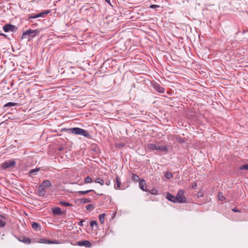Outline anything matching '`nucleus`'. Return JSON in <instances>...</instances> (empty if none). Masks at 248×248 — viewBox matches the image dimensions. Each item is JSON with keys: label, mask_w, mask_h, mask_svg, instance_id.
Masks as SVG:
<instances>
[{"label": "nucleus", "mask_w": 248, "mask_h": 248, "mask_svg": "<svg viewBox=\"0 0 248 248\" xmlns=\"http://www.w3.org/2000/svg\"><path fill=\"white\" fill-rule=\"evenodd\" d=\"M80 12L83 13L84 15L89 17H93L95 16V8L94 6H89L87 8L86 6H83L80 9Z\"/></svg>", "instance_id": "f257e3e1"}, {"label": "nucleus", "mask_w": 248, "mask_h": 248, "mask_svg": "<svg viewBox=\"0 0 248 248\" xmlns=\"http://www.w3.org/2000/svg\"><path fill=\"white\" fill-rule=\"evenodd\" d=\"M69 130L73 134L82 135L86 138H89L91 136L88 131L79 127L72 128Z\"/></svg>", "instance_id": "f03ea898"}, {"label": "nucleus", "mask_w": 248, "mask_h": 248, "mask_svg": "<svg viewBox=\"0 0 248 248\" xmlns=\"http://www.w3.org/2000/svg\"><path fill=\"white\" fill-rule=\"evenodd\" d=\"M39 31H40L39 29L34 30L29 29L28 30L23 32L21 36V39L29 38L30 37L33 38L35 37L36 34L39 32Z\"/></svg>", "instance_id": "7ed1b4c3"}, {"label": "nucleus", "mask_w": 248, "mask_h": 248, "mask_svg": "<svg viewBox=\"0 0 248 248\" xmlns=\"http://www.w3.org/2000/svg\"><path fill=\"white\" fill-rule=\"evenodd\" d=\"M185 191L183 189L179 190L176 196V202L177 203H185L186 202V198L185 196Z\"/></svg>", "instance_id": "20e7f679"}, {"label": "nucleus", "mask_w": 248, "mask_h": 248, "mask_svg": "<svg viewBox=\"0 0 248 248\" xmlns=\"http://www.w3.org/2000/svg\"><path fill=\"white\" fill-rule=\"evenodd\" d=\"M49 11H45L44 12H42L40 13L35 14H30L28 16V18L29 19L30 18H37L38 17H46L48 13H49Z\"/></svg>", "instance_id": "39448f33"}, {"label": "nucleus", "mask_w": 248, "mask_h": 248, "mask_svg": "<svg viewBox=\"0 0 248 248\" xmlns=\"http://www.w3.org/2000/svg\"><path fill=\"white\" fill-rule=\"evenodd\" d=\"M16 162L14 160H9L4 162L1 166V169L5 170L6 169L14 167L15 166Z\"/></svg>", "instance_id": "423d86ee"}, {"label": "nucleus", "mask_w": 248, "mask_h": 248, "mask_svg": "<svg viewBox=\"0 0 248 248\" xmlns=\"http://www.w3.org/2000/svg\"><path fill=\"white\" fill-rule=\"evenodd\" d=\"M3 30L5 32L9 31L15 32L17 31V28L14 25L11 24H6L3 27Z\"/></svg>", "instance_id": "0eeeda50"}, {"label": "nucleus", "mask_w": 248, "mask_h": 248, "mask_svg": "<svg viewBox=\"0 0 248 248\" xmlns=\"http://www.w3.org/2000/svg\"><path fill=\"white\" fill-rule=\"evenodd\" d=\"M169 139L170 140H175L180 143H183L186 142V139L185 138L181 137L178 135H170Z\"/></svg>", "instance_id": "6e6552de"}, {"label": "nucleus", "mask_w": 248, "mask_h": 248, "mask_svg": "<svg viewBox=\"0 0 248 248\" xmlns=\"http://www.w3.org/2000/svg\"><path fill=\"white\" fill-rule=\"evenodd\" d=\"M122 182L121 181V179L119 176H117L116 177V184L114 185V188L116 189H124L125 187L124 186L121 187Z\"/></svg>", "instance_id": "1a4fd4ad"}, {"label": "nucleus", "mask_w": 248, "mask_h": 248, "mask_svg": "<svg viewBox=\"0 0 248 248\" xmlns=\"http://www.w3.org/2000/svg\"><path fill=\"white\" fill-rule=\"evenodd\" d=\"M153 87L156 91L159 93H163L165 91L164 88L156 82L153 83Z\"/></svg>", "instance_id": "9d476101"}, {"label": "nucleus", "mask_w": 248, "mask_h": 248, "mask_svg": "<svg viewBox=\"0 0 248 248\" xmlns=\"http://www.w3.org/2000/svg\"><path fill=\"white\" fill-rule=\"evenodd\" d=\"M78 245L79 246H84L86 248H91L93 246L92 244L88 240H83L77 243Z\"/></svg>", "instance_id": "9b49d317"}, {"label": "nucleus", "mask_w": 248, "mask_h": 248, "mask_svg": "<svg viewBox=\"0 0 248 248\" xmlns=\"http://www.w3.org/2000/svg\"><path fill=\"white\" fill-rule=\"evenodd\" d=\"M36 241L33 240V243H35ZM37 243H44V244H57L56 241H52L47 239L41 238L39 241H36Z\"/></svg>", "instance_id": "f8f14e48"}, {"label": "nucleus", "mask_w": 248, "mask_h": 248, "mask_svg": "<svg viewBox=\"0 0 248 248\" xmlns=\"http://www.w3.org/2000/svg\"><path fill=\"white\" fill-rule=\"evenodd\" d=\"M140 188L144 191H148L147 188L146 182L144 179H141L139 181Z\"/></svg>", "instance_id": "ddd939ff"}, {"label": "nucleus", "mask_w": 248, "mask_h": 248, "mask_svg": "<svg viewBox=\"0 0 248 248\" xmlns=\"http://www.w3.org/2000/svg\"><path fill=\"white\" fill-rule=\"evenodd\" d=\"M18 240L20 242L27 244H31L32 242L31 238L24 236H20L18 238Z\"/></svg>", "instance_id": "4468645a"}, {"label": "nucleus", "mask_w": 248, "mask_h": 248, "mask_svg": "<svg viewBox=\"0 0 248 248\" xmlns=\"http://www.w3.org/2000/svg\"><path fill=\"white\" fill-rule=\"evenodd\" d=\"M52 212L54 215H62L64 214L61 209L58 207H55L52 209Z\"/></svg>", "instance_id": "2eb2a0df"}, {"label": "nucleus", "mask_w": 248, "mask_h": 248, "mask_svg": "<svg viewBox=\"0 0 248 248\" xmlns=\"http://www.w3.org/2000/svg\"><path fill=\"white\" fill-rule=\"evenodd\" d=\"M7 217L6 216L3 215H0V228L4 227L6 225L5 220Z\"/></svg>", "instance_id": "dca6fc26"}, {"label": "nucleus", "mask_w": 248, "mask_h": 248, "mask_svg": "<svg viewBox=\"0 0 248 248\" xmlns=\"http://www.w3.org/2000/svg\"><path fill=\"white\" fill-rule=\"evenodd\" d=\"M37 193L39 196H44L46 193V188L40 185Z\"/></svg>", "instance_id": "f3484780"}, {"label": "nucleus", "mask_w": 248, "mask_h": 248, "mask_svg": "<svg viewBox=\"0 0 248 248\" xmlns=\"http://www.w3.org/2000/svg\"><path fill=\"white\" fill-rule=\"evenodd\" d=\"M166 198L167 199L170 201L171 202H173L174 203L177 202H176V196H174L172 195L170 193L167 192L166 194Z\"/></svg>", "instance_id": "a211bd4d"}, {"label": "nucleus", "mask_w": 248, "mask_h": 248, "mask_svg": "<svg viewBox=\"0 0 248 248\" xmlns=\"http://www.w3.org/2000/svg\"><path fill=\"white\" fill-rule=\"evenodd\" d=\"M41 186H43L45 188H48L52 186L51 182L49 180H46L43 181L40 184Z\"/></svg>", "instance_id": "6ab92c4d"}, {"label": "nucleus", "mask_w": 248, "mask_h": 248, "mask_svg": "<svg viewBox=\"0 0 248 248\" xmlns=\"http://www.w3.org/2000/svg\"><path fill=\"white\" fill-rule=\"evenodd\" d=\"M40 170V168H36L31 170L29 172V176L30 177H33L34 175L37 174V172Z\"/></svg>", "instance_id": "aec40b11"}, {"label": "nucleus", "mask_w": 248, "mask_h": 248, "mask_svg": "<svg viewBox=\"0 0 248 248\" xmlns=\"http://www.w3.org/2000/svg\"><path fill=\"white\" fill-rule=\"evenodd\" d=\"M158 145L154 143L147 144V148L150 150H158Z\"/></svg>", "instance_id": "412c9836"}, {"label": "nucleus", "mask_w": 248, "mask_h": 248, "mask_svg": "<svg viewBox=\"0 0 248 248\" xmlns=\"http://www.w3.org/2000/svg\"><path fill=\"white\" fill-rule=\"evenodd\" d=\"M91 192H94L95 194H97L96 192L93 189L87 190L85 191H78L77 192V193L79 194L80 195H84Z\"/></svg>", "instance_id": "4be33fe9"}, {"label": "nucleus", "mask_w": 248, "mask_h": 248, "mask_svg": "<svg viewBox=\"0 0 248 248\" xmlns=\"http://www.w3.org/2000/svg\"><path fill=\"white\" fill-rule=\"evenodd\" d=\"M31 227L35 231H37L39 229V230L41 229L40 225L36 222H33L31 224Z\"/></svg>", "instance_id": "5701e85b"}, {"label": "nucleus", "mask_w": 248, "mask_h": 248, "mask_svg": "<svg viewBox=\"0 0 248 248\" xmlns=\"http://www.w3.org/2000/svg\"><path fill=\"white\" fill-rule=\"evenodd\" d=\"M18 105H19V104H18V103H14V102H8L7 103H6V104H5L3 106V108H3V110H4V108L6 107H13V106H18Z\"/></svg>", "instance_id": "b1692460"}, {"label": "nucleus", "mask_w": 248, "mask_h": 248, "mask_svg": "<svg viewBox=\"0 0 248 248\" xmlns=\"http://www.w3.org/2000/svg\"><path fill=\"white\" fill-rule=\"evenodd\" d=\"M131 179L133 181L136 182H137L140 180V177L137 174H136L135 173L132 174V176H131Z\"/></svg>", "instance_id": "393cba45"}, {"label": "nucleus", "mask_w": 248, "mask_h": 248, "mask_svg": "<svg viewBox=\"0 0 248 248\" xmlns=\"http://www.w3.org/2000/svg\"><path fill=\"white\" fill-rule=\"evenodd\" d=\"M59 204L61 205L64 206L72 207L73 206V205L72 203L68 202H65V201H60L59 202Z\"/></svg>", "instance_id": "a878e982"}, {"label": "nucleus", "mask_w": 248, "mask_h": 248, "mask_svg": "<svg viewBox=\"0 0 248 248\" xmlns=\"http://www.w3.org/2000/svg\"><path fill=\"white\" fill-rule=\"evenodd\" d=\"M158 150H159V151H161L162 152H164L166 153L169 152L168 149L167 147V146H159L158 145Z\"/></svg>", "instance_id": "bb28decb"}, {"label": "nucleus", "mask_w": 248, "mask_h": 248, "mask_svg": "<svg viewBox=\"0 0 248 248\" xmlns=\"http://www.w3.org/2000/svg\"><path fill=\"white\" fill-rule=\"evenodd\" d=\"M79 201L82 203H88L91 202V200L90 198H81L79 200Z\"/></svg>", "instance_id": "cd10ccee"}, {"label": "nucleus", "mask_w": 248, "mask_h": 248, "mask_svg": "<svg viewBox=\"0 0 248 248\" xmlns=\"http://www.w3.org/2000/svg\"><path fill=\"white\" fill-rule=\"evenodd\" d=\"M165 177L168 179H170L173 177L172 173L170 171H166L165 173Z\"/></svg>", "instance_id": "c85d7f7f"}, {"label": "nucleus", "mask_w": 248, "mask_h": 248, "mask_svg": "<svg viewBox=\"0 0 248 248\" xmlns=\"http://www.w3.org/2000/svg\"><path fill=\"white\" fill-rule=\"evenodd\" d=\"M93 182V180L92 178L89 176H87L84 179V183L85 184L91 183Z\"/></svg>", "instance_id": "c756f323"}, {"label": "nucleus", "mask_w": 248, "mask_h": 248, "mask_svg": "<svg viewBox=\"0 0 248 248\" xmlns=\"http://www.w3.org/2000/svg\"><path fill=\"white\" fill-rule=\"evenodd\" d=\"M94 182L96 183L100 184L102 186L104 184V182L103 180H102V179H101L99 177L97 178L95 180Z\"/></svg>", "instance_id": "7c9ffc66"}, {"label": "nucleus", "mask_w": 248, "mask_h": 248, "mask_svg": "<svg viewBox=\"0 0 248 248\" xmlns=\"http://www.w3.org/2000/svg\"><path fill=\"white\" fill-rule=\"evenodd\" d=\"M105 214H100L99 216V219L101 223H104V218L105 216Z\"/></svg>", "instance_id": "2f4dec72"}, {"label": "nucleus", "mask_w": 248, "mask_h": 248, "mask_svg": "<svg viewBox=\"0 0 248 248\" xmlns=\"http://www.w3.org/2000/svg\"><path fill=\"white\" fill-rule=\"evenodd\" d=\"M125 146V144L123 143H118L115 144V147L116 148H121Z\"/></svg>", "instance_id": "473e14b6"}, {"label": "nucleus", "mask_w": 248, "mask_h": 248, "mask_svg": "<svg viewBox=\"0 0 248 248\" xmlns=\"http://www.w3.org/2000/svg\"><path fill=\"white\" fill-rule=\"evenodd\" d=\"M240 170H248V164H244L242 165L239 168Z\"/></svg>", "instance_id": "72a5a7b5"}, {"label": "nucleus", "mask_w": 248, "mask_h": 248, "mask_svg": "<svg viewBox=\"0 0 248 248\" xmlns=\"http://www.w3.org/2000/svg\"><path fill=\"white\" fill-rule=\"evenodd\" d=\"M86 208L88 210L92 211L94 209V206L92 204H88L86 205Z\"/></svg>", "instance_id": "f704fd0d"}, {"label": "nucleus", "mask_w": 248, "mask_h": 248, "mask_svg": "<svg viewBox=\"0 0 248 248\" xmlns=\"http://www.w3.org/2000/svg\"><path fill=\"white\" fill-rule=\"evenodd\" d=\"M150 194L152 195H157V190L155 188L152 189L151 190L149 191Z\"/></svg>", "instance_id": "c9c22d12"}, {"label": "nucleus", "mask_w": 248, "mask_h": 248, "mask_svg": "<svg viewBox=\"0 0 248 248\" xmlns=\"http://www.w3.org/2000/svg\"><path fill=\"white\" fill-rule=\"evenodd\" d=\"M90 226L92 227H93V225H97V221H96L92 220V221H91L90 222Z\"/></svg>", "instance_id": "e433bc0d"}, {"label": "nucleus", "mask_w": 248, "mask_h": 248, "mask_svg": "<svg viewBox=\"0 0 248 248\" xmlns=\"http://www.w3.org/2000/svg\"><path fill=\"white\" fill-rule=\"evenodd\" d=\"M218 199L221 201H223L225 199V197L223 195H220V193H218Z\"/></svg>", "instance_id": "4c0bfd02"}, {"label": "nucleus", "mask_w": 248, "mask_h": 248, "mask_svg": "<svg viewBox=\"0 0 248 248\" xmlns=\"http://www.w3.org/2000/svg\"><path fill=\"white\" fill-rule=\"evenodd\" d=\"M197 197L198 198L203 197V193H202V192L201 191H199L198 192V193H197Z\"/></svg>", "instance_id": "58836bf2"}, {"label": "nucleus", "mask_w": 248, "mask_h": 248, "mask_svg": "<svg viewBox=\"0 0 248 248\" xmlns=\"http://www.w3.org/2000/svg\"><path fill=\"white\" fill-rule=\"evenodd\" d=\"M160 6L159 5H155V4H152V5H151L150 6V8H152V9H154V8H158Z\"/></svg>", "instance_id": "ea45409f"}, {"label": "nucleus", "mask_w": 248, "mask_h": 248, "mask_svg": "<svg viewBox=\"0 0 248 248\" xmlns=\"http://www.w3.org/2000/svg\"><path fill=\"white\" fill-rule=\"evenodd\" d=\"M232 211L234 212H239V213H240L241 212V210H238L237 209V208L236 207H234L232 209Z\"/></svg>", "instance_id": "a19ab883"}, {"label": "nucleus", "mask_w": 248, "mask_h": 248, "mask_svg": "<svg viewBox=\"0 0 248 248\" xmlns=\"http://www.w3.org/2000/svg\"><path fill=\"white\" fill-rule=\"evenodd\" d=\"M197 186V183L196 182H194L192 185L191 186V187L193 189H195Z\"/></svg>", "instance_id": "79ce46f5"}, {"label": "nucleus", "mask_w": 248, "mask_h": 248, "mask_svg": "<svg viewBox=\"0 0 248 248\" xmlns=\"http://www.w3.org/2000/svg\"><path fill=\"white\" fill-rule=\"evenodd\" d=\"M4 111L5 110H3V108H0V116L2 115L4 113Z\"/></svg>", "instance_id": "37998d69"}, {"label": "nucleus", "mask_w": 248, "mask_h": 248, "mask_svg": "<svg viewBox=\"0 0 248 248\" xmlns=\"http://www.w3.org/2000/svg\"><path fill=\"white\" fill-rule=\"evenodd\" d=\"M84 222L83 220H81L78 223V225L80 226H83V222Z\"/></svg>", "instance_id": "c03bdc74"}, {"label": "nucleus", "mask_w": 248, "mask_h": 248, "mask_svg": "<svg viewBox=\"0 0 248 248\" xmlns=\"http://www.w3.org/2000/svg\"><path fill=\"white\" fill-rule=\"evenodd\" d=\"M105 184L107 186H109L110 184V181H108L106 182Z\"/></svg>", "instance_id": "a18cd8bd"}, {"label": "nucleus", "mask_w": 248, "mask_h": 248, "mask_svg": "<svg viewBox=\"0 0 248 248\" xmlns=\"http://www.w3.org/2000/svg\"><path fill=\"white\" fill-rule=\"evenodd\" d=\"M98 148L95 147L92 149V150L93 152H96Z\"/></svg>", "instance_id": "49530a36"}, {"label": "nucleus", "mask_w": 248, "mask_h": 248, "mask_svg": "<svg viewBox=\"0 0 248 248\" xmlns=\"http://www.w3.org/2000/svg\"><path fill=\"white\" fill-rule=\"evenodd\" d=\"M0 36H4V37H6V35L3 33H0Z\"/></svg>", "instance_id": "de8ad7c7"}, {"label": "nucleus", "mask_w": 248, "mask_h": 248, "mask_svg": "<svg viewBox=\"0 0 248 248\" xmlns=\"http://www.w3.org/2000/svg\"><path fill=\"white\" fill-rule=\"evenodd\" d=\"M107 2L110 3V0H105Z\"/></svg>", "instance_id": "09e8293b"}, {"label": "nucleus", "mask_w": 248, "mask_h": 248, "mask_svg": "<svg viewBox=\"0 0 248 248\" xmlns=\"http://www.w3.org/2000/svg\"><path fill=\"white\" fill-rule=\"evenodd\" d=\"M97 194L98 195H99V196H102V195H103V194H102V193H100V194Z\"/></svg>", "instance_id": "8fccbe9b"}, {"label": "nucleus", "mask_w": 248, "mask_h": 248, "mask_svg": "<svg viewBox=\"0 0 248 248\" xmlns=\"http://www.w3.org/2000/svg\"><path fill=\"white\" fill-rule=\"evenodd\" d=\"M63 150V148H60L59 149V151H61V150Z\"/></svg>", "instance_id": "3c124183"}]
</instances>
